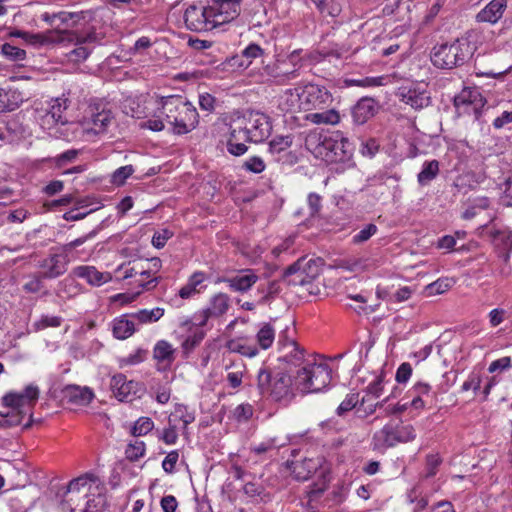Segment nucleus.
<instances>
[{
  "label": "nucleus",
  "mask_w": 512,
  "mask_h": 512,
  "mask_svg": "<svg viewBox=\"0 0 512 512\" xmlns=\"http://www.w3.org/2000/svg\"><path fill=\"white\" fill-rule=\"evenodd\" d=\"M265 271L261 277L258 276V293L263 294L260 299L261 303H267L280 292L279 278H283L289 285L305 286L312 283L321 271V260L308 258L306 256L299 258L296 262L288 266L284 272L277 278L271 279L278 271V265L274 263L264 262Z\"/></svg>",
  "instance_id": "f257e3e1"
},
{
  "label": "nucleus",
  "mask_w": 512,
  "mask_h": 512,
  "mask_svg": "<svg viewBox=\"0 0 512 512\" xmlns=\"http://www.w3.org/2000/svg\"><path fill=\"white\" fill-rule=\"evenodd\" d=\"M10 36L22 38L26 43L35 46L62 44L65 42L74 44L100 43L104 38V34L97 32L96 27L91 25L90 22L82 24L76 30H48L43 33L15 30L10 33Z\"/></svg>",
  "instance_id": "f03ea898"
},
{
  "label": "nucleus",
  "mask_w": 512,
  "mask_h": 512,
  "mask_svg": "<svg viewBox=\"0 0 512 512\" xmlns=\"http://www.w3.org/2000/svg\"><path fill=\"white\" fill-rule=\"evenodd\" d=\"M161 116L170 126V132L174 135H184L193 131L199 123V114L195 106L180 95L161 97Z\"/></svg>",
  "instance_id": "7ed1b4c3"
},
{
  "label": "nucleus",
  "mask_w": 512,
  "mask_h": 512,
  "mask_svg": "<svg viewBox=\"0 0 512 512\" xmlns=\"http://www.w3.org/2000/svg\"><path fill=\"white\" fill-rule=\"evenodd\" d=\"M474 51L473 44L467 38H457L452 42L435 45L430 57L435 67L450 70L464 65Z\"/></svg>",
  "instance_id": "20e7f679"
},
{
  "label": "nucleus",
  "mask_w": 512,
  "mask_h": 512,
  "mask_svg": "<svg viewBox=\"0 0 512 512\" xmlns=\"http://www.w3.org/2000/svg\"><path fill=\"white\" fill-rule=\"evenodd\" d=\"M332 380V370L325 362L308 361L293 376L294 388L302 393H316Z\"/></svg>",
  "instance_id": "39448f33"
},
{
  "label": "nucleus",
  "mask_w": 512,
  "mask_h": 512,
  "mask_svg": "<svg viewBox=\"0 0 512 512\" xmlns=\"http://www.w3.org/2000/svg\"><path fill=\"white\" fill-rule=\"evenodd\" d=\"M293 378L282 371L263 368L258 372V392L268 399L280 401L293 396Z\"/></svg>",
  "instance_id": "423d86ee"
},
{
  "label": "nucleus",
  "mask_w": 512,
  "mask_h": 512,
  "mask_svg": "<svg viewBox=\"0 0 512 512\" xmlns=\"http://www.w3.org/2000/svg\"><path fill=\"white\" fill-rule=\"evenodd\" d=\"M291 97L290 110L298 102V108L309 111L313 109H325L333 101L331 93L322 86L308 84L301 91L298 89H289L286 92Z\"/></svg>",
  "instance_id": "0eeeda50"
},
{
  "label": "nucleus",
  "mask_w": 512,
  "mask_h": 512,
  "mask_svg": "<svg viewBox=\"0 0 512 512\" xmlns=\"http://www.w3.org/2000/svg\"><path fill=\"white\" fill-rule=\"evenodd\" d=\"M298 54L294 51L289 56V61L274 59V57L266 56V59L261 60V68L258 69V78L261 82H274L276 84H285L286 82L295 79L297 69H290L289 64L293 63Z\"/></svg>",
  "instance_id": "6e6552de"
},
{
  "label": "nucleus",
  "mask_w": 512,
  "mask_h": 512,
  "mask_svg": "<svg viewBox=\"0 0 512 512\" xmlns=\"http://www.w3.org/2000/svg\"><path fill=\"white\" fill-rule=\"evenodd\" d=\"M113 120L114 115L107 104L91 103L82 122L83 131L87 134L102 135L107 132Z\"/></svg>",
  "instance_id": "1a4fd4ad"
},
{
  "label": "nucleus",
  "mask_w": 512,
  "mask_h": 512,
  "mask_svg": "<svg viewBox=\"0 0 512 512\" xmlns=\"http://www.w3.org/2000/svg\"><path fill=\"white\" fill-rule=\"evenodd\" d=\"M39 397V389L35 385H28L24 389L23 392L14 393L10 392L3 397V402L6 406L11 409L17 410L20 413L28 414L29 420L27 423L23 425L24 429H28L31 427L33 419H32V409L35 406Z\"/></svg>",
  "instance_id": "9d476101"
},
{
  "label": "nucleus",
  "mask_w": 512,
  "mask_h": 512,
  "mask_svg": "<svg viewBox=\"0 0 512 512\" xmlns=\"http://www.w3.org/2000/svg\"><path fill=\"white\" fill-rule=\"evenodd\" d=\"M41 19L51 26L54 30H68V28H78L82 24H88L93 19V13L90 11L68 12L60 11L57 13L45 12Z\"/></svg>",
  "instance_id": "9b49d317"
},
{
  "label": "nucleus",
  "mask_w": 512,
  "mask_h": 512,
  "mask_svg": "<svg viewBox=\"0 0 512 512\" xmlns=\"http://www.w3.org/2000/svg\"><path fill=\"white\" fill-rule=\"evenodd\" d=\"M415 437V429L412 425L399 426L392 423L386 424L374 435V439L383 447H393L397 443L412 441Z\"/></svg>",
  "instance_id": "f8f14e48"
},
{
  "label": "nucleus",
  "mask_w": 512,
  "mask_h": 512,
  "mask_svg": "<svg viewBox=\"0 0 512 512\" xmlns=\"http://www.w3.org/2000/svg\"><path fill=\"white\" fill-rule=\"evenodd\" d=\"M335 140H333L331 133H319L311 132L305 138V147L309 150L316 158L325 161L330 164L332 156V146Z\"/></svg>",
  "instance_id": "ddd939ff"
},
{
  "label": "nucleus",
  "mask_w": 512,
  "mask_h": 512,
  "mask_svg": "<svg viewBox=\"0 0 512 512\" xmlns=\"http://www.w3.org/2000/svg\"><path fill=\"white\" fill-rule=\"evenodd\" d=\"M240 1L241 0H212L209 5L210 14L208 17H212L215 27L224 23H228L235 19L240 12Z\"/></svg>",
  "instance_id": "4468645a"
},
{
  "label": "nucleus",
  "mask_w": 512,
  "mask_h": 512,
  "mask_svg": "<svg viewBox=\"0 0 512 512\" xmlns=\"http://www.w3.org/2000/svg\"><path fill=\"white\" fill-rule=\"evenodd\" d=\"M210 12L209 6L198 7L190 5L184 12V22L186 27L191 31L203 32L215 28L212 17H208Z\"/></svg>",
  "instance_id": "2eb2a0df"
},
{
  "label": "nucleus",
  "mask_w": 512,
  "mask_h": 512,
  "mask_svg": "<svg viewBox=\"0 0 512 512\" xmlns=\"http://www.w3.org/2000/svg\"><path fill=\"white\" fill-rule=\"evenodd\" d=\"M97 477L93 474L86 473L81 475L68 484L65 499L62 502L63 510L66 507H71V503L77 500H84L90 490V482H96Z\"/></svg>",
  "instance_id": "dca6fc26"
},
{
  "label": "nucleus",
  "mask_w": 512,
  "mask_h": 512,
  "mask_svg": "<svg viewBox=\"0 0 512 512\" xmlns=\"http://www.w3.org/2000/svg\"><path fill=\"white\" fill-rule=\"evenodd\" d=\"M110 388L119 401H132L143 391V385L135 381H127L124 374L119 373L111 378Z\"/></svg>",
  "instance_id": "f3484780"
},
{
  "label": "nucleus",
  "mask_w": 512,
  "mask_h": 512,
  "mask_svg": "<svg viewBox=\"0 0 512 512\" xmlns=\"http://www.w3.org/2000/svg\"><path fill=\"white\" fill-rule=\"evenodd\" d=\"M69 263L67 254L54 253L43 259L40 264L41 277L45 279H55L66 273Z\"/></svg>",
  "instance_id": "a211bd4d"
},
{
  "label": "nucleus",
  "mask_w": 512,
  "mask_h": 512,
  "mask_svg": "<svg viewBox=\"0 0 512 512\" xmlns=\"http://www.w3.org/2000/svg\"><path fill=\"white\" fill-rule=\"evenodd\" d=\"M396 96L401 102L415 110H421L430 105L431 97L427 90L418 86L400 87Z\"/></svg>",
  "instance_id": "6ab92c4d"
},
{
  "label": "nucleus",
  "mask_w": 512,
  "mask_h": 512,
  "mask_svg": "<svg viewBox=\"0 0 512 512\" xmlns=\"http://www.w3.org/2000/svg\"><path fill=\"white\" fill-rule=\"evenodd\" d=\"M229 306L230 299L228 295L224 293L214 295L211 298L209 305L200 312L198 317L196 316V319L198 320L197 325L202 327L206 325L208 319L222 316L227 312Z\"/></svg>",
  "instance_id": "aec40b11"
},
{
  "label": "nucleus",
  "mask_w": 512,
  "mask_h": 512,
  "mask_svg": "<svg viewBox=\"0 0 512 512\" xmlns=\"http://www.w3.org/2000/svg\"><path fill=\"white\" fill-rule=\"evenodd\" d=\"M252 141L250 130L242 126H231L227 140V150L234 156H241L248 150L246 143Z\"/></svg>",
  "instance_id": "412c9836"
},
{
  "label": "nucleus",
  "mask_w": 512,
  "mask_h": 512,
  "mask_svg": "<svg viewBox=\"0 0 512 512\" xmlns=\"http://www.w3.org/2000/svg\"><path fill=\"white\" fill-rule=\"evenodd\" d=\"M280 351L282 354L279 356V359L295 367L301 368L305 362L309 361L305 359V350L295 340L284 342L280 338Z\"/></svg>",
  "instance_id": "4be33fe9"
},
{
  "label": "nucleus",
  "mask_w": 512,
  "mask_h": 512,
  "mask_svg": "<svg viewBox=\"0 0 512 512\" xmlns=\"http://www.w3.org/2000/svg\"><path fill=\"white\" fill-rule=\"evenodd\" d=\"M332 137L333 140H335V143L331 149L332 156L330 164L346 162L350 160L354 150L353 144L350 142V140L340 131L332 132Z\"/></svg>",
  "instance_id": "5701e85b"
},
{
  "label": "nucleus",
  "mask_w": 512,
  "mask_h": 512,
  "mask_svg": "<svg viewBox=\"0 0 512 512\" xmlns=\"http://www.w3.org/2000/svg\"><path fill=\"white\" fill-rule=\"evenodd\" d=\"M507 9V0H491L476 14V22L496 24Z\"/></svg>",
  "instance_id": "b1692460"
},
{
  "label": "nucleus",
  "mask_w": 512,
  "mask_h": 512,
  "mask_svg": "<svg viewBox=\"0 0 512 512\" xmlns=\"http://www.w3.org/2000/svg\"><path fill=\"white\" fill-rule=\"evenodd\" d=\"M76 277L86 280L92 286H101L112 280L109 272H100L94 266L82 265L74 268Z\"/></svg>",
  "instance_id": "393cba45"
},
{
  "label": "nucleus",
  "mask_w": 512,
  "mask_h": 512,
  "mask_svg": "<svg viewBox=\"0 0 512 512\" xmlns=\"http://www.w3.org/2000/svg\"><path fill=\"white\" fill-rule=\"evenodd\" d=\"M62 392L67 403L79 406L88 405L94 397L89 388L76 385H68Z\"/></svg>",
  "instance_id": "a878e982"
},
{
  "label": "nucleus",
  "mask_w": 512,
  "mask_h": 512,
  "mask_svg": "<svg viewBox=\"0 0 512 512\" xmlns=\"http://www.w3.org/2000/svg\"><path fill=\"white\" fill-rule=\"evenodd\" d=\"M377 111L376 103L372 98H361L352 108L353 121L362 125L366 123Z\"/></svg>",
  "instance_id": "bb28decb"
},
{
  "label": "nucleus",
  "mask_w": 512,
  "mask_h": 512,
  "mask_svg": "<svg viewBox=\"0 0 512 512\" xmlns=\"http://www.w3.org/2000/svg\"><path fill=\"white\" fill-rule=\"evenodd\" d=\"M481 97L480 93L470 88H464L458 95L454 97V106L457 110L464 107V112L473 111L476 119L480 115V109L477 107L476 100Z\"/></svg>",
  "instance_id": "cd10ccee"
},
{
  "label": "nucleus",
  "mask_w": 512,
  "mask_h": 512,
  "mask_svg": "<svg viewBox=\"0 0 512 512\" xmlns=\"http://www.w3.org/2000/svg\"><path fill=\"white\" fill-rule=\"evenodd\" d=\"M287 466L294 474L295 479L305 481L316 472L319 463L313 459L305 458L302 461L287 460Z\"/></svg>",
  "instance_id": "c85d7f7f"
},
{
  "label": "nucleus",
  "mask_w": 512,
  "mask_h": 512,
  "mask_svg": "<svg viewBox=\"0 0 512 512\" xmlns=\"http://www.w3.org/2000/svg\"><path fill=\"white\" fill-rule=\"evenodd\" d=\"M431 386L425 382H417L409 393L412 396V400L410 401V406L415 409H422L425 406V403L430 399V402L436 399V393H431Z\"/></svg>",
  "instance_id": "c756f323"
},
{
  "label": "nucleus",
  "mask_w": 512,
  "mask_h": 512,
  "mask_svg": "<svg viewBox=\"0 0 512 512\" xmlns=\"http://www.w3.org/2000/svg\"><path fill=\"white\" fill-rule=\"evenodd\" d=\"M229 284V287L234 291L244 292L251 288L256 282V276L252 270L242 271L240 274L224 280Z\"/></svg>",
  "instance_id": "7c9ffc66"
},
{
  "label": "nucleus",
  "mask_w": 512,
  "mask_h": 512,
  "mask_svg": "<svg viewBox=\"0 0 512 512\" xmlns=\"http://www.w3.org/2000/svg\"><path fill=\"white\" fill-rule=\"evenodd\" d=\"M277 323L278 320L273 319L260 327L258 330V348L266 350L272 346L275 340L276 328H279Z\"/></svg>",
  "instance_id": "2f4dec72"
},
{
  "label": "nucleus",
  "mask_w": 512,
  "mask_h": 512,
  "mask_svg": "<svg viewBox=\"0 0 512 512\" xmlns=\"http://www.w3.org/2000/svg\"><path fill=\"white\" fill-rule=\"evenodd\" d=\"M130 316L124 315L120 318H117L113 322V335L117 339H126L130 337L135 332V324L134 320Z\"/></svg>",
  "instance_id": "473e14b6"
},
{
  "label": "nucleus",
  "mask_w": 512,
  "mask_h": 512,
  "mask_svg": "<svg viewBox=\"0 0 512 512\" xmlns=\"http://www.w3.org/2000/svg\"><path fill=\"white\" fill-rule=\"evenodd\" d=\"M321 111L310 113L306 116V120L314 124H331L335 125L340 121V115L335 109H320Z\"/></svg>",
  "instance_id": "72a5a7b5"
},
{
  "label": "nucleus",
  "mask_w": 512,
  "mask_h": 512,
  "mask_svg": "<svg viewBox=\"0 0 512 512\" xmlns=\"http://www.w3.org/2000/svg\"><path fill=\"white\" fill-rule=\"evenodd\" d=\"M205 280V274L203 272H195L193 273L188 282L179 290V297L182 299H188L193 295L200 292V289L197 287L203 283Z\"/></svg>",
  "instance_id": "f704fd0d"
},
{
  "label": "nucleus",
  "mask_w": 512,
  "mask_h": 512,
  "mask_svg": "<svg viewBox=\"0 0 512 512\" xmlns=\"http://www.w3.org/2000/svg\"><path fill=\"white\" fill-rule=\"evenodd\" d=\"M153 357L159 363L164 362L167 365H171L175 359L174 349L169 342L160 340L154 346Z\"/></svg>",
  "instance_id": "c9c22d12"
},
{
  "label": "nucleus",
  "mask_w": 512,
  "mask_h": 512,
  "mask_svg": "<svg viewBox=\"0 0 512 512\" xmlns=\"http://www.w3.org/2000/svg\"><path fill=\"white\" fill-rule=\"evenodd\" d=\"M78 506L79 504L73 507V503H71V507H66V509L70 512H103L106 506V499L104 496L98 494L97 496L85 500L83 508L78 509Z\"/></svg>",
  "instance_id": "e433bc0d"
},
{
  "label": "nucleus",
  "mask_w": 512,
  "mask_h": 512,
  "mask_svg": "<svg viewBox=\"0 0 512 512\" xmlns=\"http://www.w3.org/2000/svg\"><path fill=\"white\" fill-rule=\"evenodd\" d=\"M69 105L70 101L68 98L58 97L53 99L50 108L48 109L50 117H54V119L58 120L62 125L67 124L68 119L65 116V112Z\"/></svg>",
  "instance_id": "4c0bfd02"
},
{
  "label": "nucleus",
  "mask_w": 512,
  "mask_h": 512,
  "mask_svg": "<svg viewBox=\"0 0 512 512\" xmlns=\"http://www.w3.org/2000/svg\"><path fill=\"white\" fill-rule=\"evenodd\" d=\"M164 315V309L156 307L151 310L141 309L137 312L129 314L130 318L137 320L141 324L154 323L160 320Z\"/></svg>",
  "instance_id": "58836bf2"
},
{
  "label": "nucleus",
  "mask_w": 512,
  "mask_h": 512,
  "mask_svg": "<svg viewBox=\"0 0 512 512\" xmlns=\"http://www.w3.org/2000/svg\"><path fill=\"white\" fill-rule=\"evenodd\" d=\"M439 174V162L437 160L425 161L422 169L417 175L418 183L421 186L429 184Z\"/></svg>",
  "instance_id": "ea45409f"
},
{
  "label": "nucleus",
  "mask_w": 512,
  "mask_h": 512,
  "mask_svg": "<svg viewBox=\"0 0 512 512\" xmlns=\"http://www.w3.org/2000/svg\"><path fill=\"white\" fill-rule=\"evenodd\" d=\"M367 401L368 399L365 396L362 397V399L360 400L358 393H350L338 406L336 413L338 416H343L348 411L352 410L353 408H356L358 404L359 407L357 408V411L359 412L361 408L364 407Z\"/></svg>",
  "instance_id": "a19ab883"
},
{
  "label": "nucleus",
  "mask_w": 512,
  "mask_h": 512,
  "mask_svg": "<svg viewBox=\"0 0 512 512\" xmlns=\"http://www.w3.org/2000/svg\"><path fill=\"white\" fill-rule=\"evenodd\" d=\"M334 266L349 272H361L366 268V260L356 257L340 258L334 261Z\"/></svg>",
  "instance_id": "79ce46f5"
},
{
  "label": "nucleus",
  "mask_w": 512,
  "mask_h": 512,
  "mask_svg": "<svg viewBox=\"0 0 512 512\" xmlns=\"http://www.w3.org/2000/svg\"><path fill=\"white\" fill-rule=\"evenodd\" d=\"M256 57V43H251L246 47L241 55H235L231 58V66L246 69L252 63V59Z\"/></svg>",
  "instance_id": "37998d69"
},
{
  "label": "nucleus",
  "mask_w": 512,
  "mask_h": 512,
  "mask_svg": "<svg viewBox=\"0 0 512 512\" xmlns=\"http://www.w3.org/2000/svg\"><path fill=\"white\" fill-rule=\"evenodd\" d=\"M272 119L266 114L258 111V142L267 139L272 133Z\"/></svg>",
  "instance_id": "c03bdc74"
},
{
  "label": "nucleus",
  "mask_w": 512,
  "mask_h": 512,
  "mask_svg": "<svg viewBox=\"0 0 512 512\" xmlns=\"http://www.w3.org/2000/svg\"><path fill=\"white\" fill-rule=\"evenodd\" d=\"M455 281L451 278H440L426 286L425 291L428 296H435L448 291Z\"/></svg>",
  "instance_id": "a18cd8bd"
},
{
  "label": "nucleus",
  "mask_w": 512,
  "mask_h": 512,
  "mask_svg": "<svg viewBox=\"0 0 512 512\" xmlns=\"http://www.w3.org/2000/svg\"><path fill=\"white\" fill-rule=\"evenodd\" d=\"M292 145V138L290 136H279L271 140L267 144V151L272 155L280 154L287 150Z\"/></svg>",
  "instance_id": "49530a36"
},
{
  "label": "nucleus",
  "mask_w": 512,
  "mask_h": 512,
  "mask_svg": "<svg viewBox=\"0 0 512 512\" xmlns=\"http://www.w3.org/2000/svg\"><path fill=\"white\" fill-rule=\"evenodd\" d=\"M75 46L74 49L66 54V57L69 62L81 63L89 57L92 50L86 44H75Z\"/></svg>",
  "instance_id": "de8ad7c7"
},
{
  "label": "nucleus",
  "mask_w": 512,
  "mask_h": 512,
  "mask_svg": "<svg viewBox=\"0 0 512 512\" xmlns=\"http://www.w3.org/2000/svg\"><path fill=\"white\" fill-rule=\"evenodd\" d=\"M1 53L6 59L14 62L23 61L26 58L25 50L10 43H4L1 46Z\"/></svg>",
  "instance_id": "09e8293b"
},
{
  "label": "nucleus",
  "mask_w": 512,
  "mask_h": 512,
  "mask_svg": "<svg viewBox=\"0 0 512 512\" xmlns=\"http://www.w3.org/2000/svg\"><path fill=\"white\" fill-rule=\"evenodd\" d=\"M27 414L20 413L17 410L12 409L7 414L0 413V427L8 428L12 426L20 425Z\"/></svg>",
  "instance_id": "8fccbe9b"
},
{
  "label": "nucleus",
  "mask_w": 512,
  "mask_h": 512,
  "mask_svg": "<svg viewBox=\"0 0 512 512\" xmlns=\"http://www.w3.org/2000/svg\"><path fill=\"white\" fill-rule=\"evenodd\" d=\"M154 428V422L149 417H140L131 429V434L135 437L144 436Z\"/></svg>",
  "instance_id": "3c124183"
},
{
  "label": "nucleus",
  "mask_w": 512,
  "mask_h": 512,
  "mask_svg": "<svg viewBox=\"0 0 512 512\" xmlns=\"http://www.w3.org/2000/svg\"><path fill=\"white\" fill-rule=\"evenodd\" d=\"M377 232H378V227L373 223H369L353 236L352 242L354 244H362V243L368 241Z\"/></svg>",
  "instance_id": "603ef678"
},
{
  "label": "nucleus",
  "mask_w": 512,
  "mask_h": 512,
  "mask_svg": "<svg viewBox=\"0 0 512 512\" xmlns=\"http://www.w3.org/2000/svg\"><path fill=\"white\" fill-rule=\"evenodd\" d=\"M62 323V318L59 316L43 315L33 324L35 331L44 330L48 327H59Z\"/></svg>",
  "instance_id": "864d4df0"
},
{
  "label": "nucleus",
  "mask_w": 512,
  "mask_h": 512,
  "mask_svg": "<svg viewBox=\"0 0 512 512\" xmlns=\"http://www.w3.org/2000/svg\"><path fill=\"white\" fill-rule=\"evenodd\" d=\"M174 235V232L164 228L156 231L152 237V245L157 248L161 249L165 246L166 242L171 239Z\"/></svg>",
  "instance_id": "5fc2aeb1"
},
{
  "label": "nucleus",
  "mask_w": 512,
  "mask_h": 512,
  "mask_svg": "<svg viewBox=\"0 0 512 512\" xmlns=\"http://www.w3.org/2000/svg\"><path fill=\"white\" fill-rule=\"evenodd\" d=\"M133 172L134 168L132 165H126L116 169L112 175V183L117 186L123 185Z\"/></svg>",
  "instance_id": "6e6d98bb"
},
{
  "label": "nucleus",
  "mask_w": 512,
  "mask_h": 512,
  "mask_svg": "<svg viewBox=\"0 0 512 512\" xmlns=\"http://www.w3.org/2000/svg\"><path fill=\"white\" fill-rule=\"evenodd\" d=\"M125 453L128 459L138 460L145 454V443L137 440L135 443L128 445Z\"/></svg>",
  "instance_id": "4d7b16f0"
},
{
  "label": "nucleus",
  "mask_w": 512,
  "mask_h": 512,
  "mask_svg": "<svg viewBox=\"0 0 512 512\" xmlns=\"http://www.w3.org/2000/svg\"><path fill=\"white\" fill-rule=\"evenodd\" d=\"M205 334L202 330L197 329L192 335L188 336L182 343V347L185 351H191L198 346L203 340Z\"/></svg>",
  "instance_id": "13d9d810"
},
{
  "label": "nucleus",
  "mask_w": 512,
  "mask_h": 512,
  "mask_svg": "<svg viewBox=\"0 0 512 512\" xmlns=\"http://www.w3.org/2000/svg\"><path fill=\"white\" fill-rule=\"evenodd\" d=\"M383 374H380L376 377V379L370 383L366 388L367 396H372L373 398H379L383 391Z\"/></svg>",
  "instance_id": "bf43d9fd"
},
{
  "label": "nucleus",
  "mask_w": 512,
  "mask_h": 512,
  "mask_svg": "<svg viewBox=\"0 0 512 512\" xmlns=\"http://www.w3.org/2000/svg\"><path fill=\"white\" fill-rule=\"evenodd\" d=\"M44 277H41V274L38 272L37 274L33 275L28 282L24 285V290L29 293H37L39 292L42 287V281L44 280Z\"/></svg>",
  "instance_id": "052dcab7"
},
{
  "label": "nucleus",
  "mask_w": 512,
  "mask_h": 512,
  "mask_svg": "<svg viewBox=\"0 0 512 512\" xmlns=\"http://www.w3.org/2000/svg\"><path fill=\"white\" fill-rule=\"evenodd\" d=\"M160 439L163 440V442L168 445H173L176 443L178 439L177 429L175 425L171 424L170 420L169 426L163 430Z\"/></svg>",
  "instance_id": "680f3d73"
},
{
  "label": "nucleus",
  "mask_w": 512,
  "mask_h": 512,
  "mask_svg": "<svg viewBox=\"0 0 512 512\" xmlns=\"http://www.w3.org/2000/svg\"><path fill=\"white\" fill-rule=\"evenodd\" d=\"M411 375L412 366L410 365V363L405 362L398 367L395 379L398 383H406L410 379Z\"/></svg>",
  "instance_id": "e2e57ef3"
},
{
  "label": "nucleus",
  "mask_w": 512,
  "mask_h": 512,
  "mask_svg": "<svg viewBox=\"0 0 512 512\" xmlns=\"http://www.w3.org/2000/svg\"><path fill=\"white\" fill-rule=\"evenodd\" d=\"M179 453L177 450H173L167 454L162 462V468L167 473H173L175 470V465L178 461Z\"/></svg>",
  "instance_id": "0e129e2a"
},
{
  "label": "nucleus",
  "mask_w": 512,
  "mask_h": 512,
  "mask_svg": "<svg viewBox=\"0 0 512 512\" xmlns=\"http://www.w3.org/2000/svg\"><path fill=\"white\" fill-rule=\"evenodd\" d=\"M164 121L165 120H164L163 116H161V113H160L156 118L149 119V120L141 123L140 126H141V128H147L154 132H160L165 127Z\"/></svg>",
  "instance_id": "69168bd1"
},
{
  "label": "nucleus",
  "mask_w": 512,
  "mask_h": 512,
  "mask_svg": "<svg viewBox=\"0 0 512 512\" xmlns=\"http://www.w3.org/2000/svg\"><path fill=\"white\" fill-rule=\"evenodd\" d=\"M253 415V407L249 404H241L234 410L235 418L241 421H247Z\"/></svg>",
  "instance_id": "338daca9"
},
{
  "label": "nucleus",
  "mask_w": 512,
  "mask_h": 512,
  "mask_svg": "<svg viewBox=\"0 0 512 512\" xmlns=\"http://www.w3.org/2000/svg\"><path fill=\"white\" fill-rule=\"evenodd\" d=\"M503 186L502 201L506 206L512 207V174L505 179Z\"/></svg>",
  "instance_id": "774afa93"
}]
</instances>
